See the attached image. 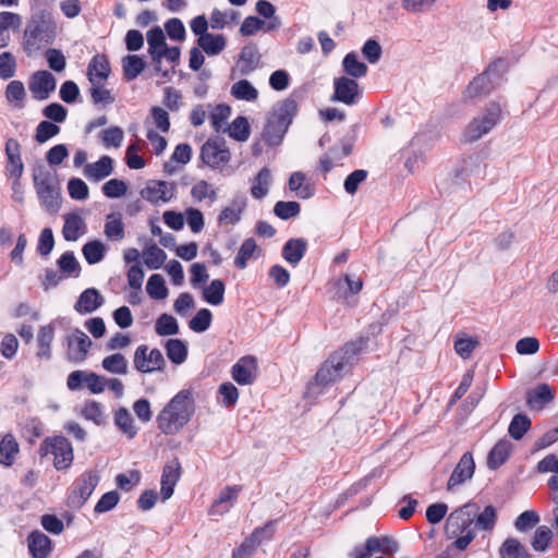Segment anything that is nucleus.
Instances as JSON below:
<instances>
[{"label": "nucleus", "mask_w": 558, "mask_h": 558, "mask_svg": "<svg viewBox=\"0 0 558 558\" xmlns=\"http://www.w3.org/2000/svg\"><path fill=\"white\" fill-rule=\"evenodd\" d=\"M195 412L193 395L181 390L172 397L157 414L158 428L166 435H177L191 421Z\"/></svg>", "instance_id": "nucleus-1"}, {"label": "nucleus", "mask_w": 558, "mask_h": 558, "mask_svg": "<svg viewBox=\"0 0 558 558\" xmlns=\"http://www.w3.org/2000/svg\"><path fill=\"white\" fill-rule=\"evenodd\" d=\"M54 37V24L50 19L33 17L24 31V46L28 52L37 50Z\"/></svg>", "instance_id": "nucleus-2"}, {"label": "nucleus", "mask_w": 558, "mask_h": 558, "mask_svg": "<svg viewBox=\"0 0 558 558\" xmlns=\"http://www.w3.org/2000/svg\"><path fill=\"white\" fill-rule=\"evenodd\" d=\"M344 368V357L341 355H333L328 359L316 373L314 379L307 385V395L316 397L320 395L324 389L336 381Z\"/></svg>", "instance_id": "nucleus-3"}, {"label": "nucleus", "mask_w": 558, "mask_h": 558, "mask_svg": "<svg viewBox=\"0 0 558 558\" xmlns=\"http://www.w3.org/2000/svg\"><path fill=\"white\" fill-rule=\"evenodd\" d=\"M39 453L41 457L51 454L53 457V466L57 470L68 469L74 459L71 442L62 436H54L45 439L40 445Z\"/></svg>", "instance_id": "nucleus-4"}, {"label": "nucleus", "mask_w": 558, "mask_h": 558, "mask_svg": "<svg viewBox=\"0 0 558 558\" xmlns=\"http://www.w3.org/2000/svg\"><path fill=\"white\" fill-rule=\"evenodd\" d=\"M500 119V108L493 106L485 112L475 117L464 129L462 138L465 143H473L487 134Z\"/></svg>", "instance_id": "nucleus-5"}, {"label": "nucleus", "mask_w": 558, "mask_h": 558, "mask_svg": "<svg viewBox=\"0 0 558 558\" xmlns=\"http://www.w3.org/2000/svg\"><path fill=\"white\" fill-rule=\"evenodd\" d=\"M174 194V184L162 180H148L140 192L144 201L156 206L169 203Z\"/></svg>", "instance_id": "nucleus-6"}, {"label": "nucleus", "mask_w": 558, "mask_h": 558, "mask_svg": "<svg viewBox=\"0 0 558 558\" xmlns=\"http://www.w3.org/2000/svg\"><path fill=\"white\" fill-rule=\"evenodd\" d=\"M399 550V544L393 538L384 536L368 537L361 546L355 547L354 558H371L375 554L393 555Z\"/></svg>", "instance_id": "nucleus-7"}, {"label": "nucleus", "mask_w": 558, "mask_h": 558, "mask_svg": "<svg viewBox=\"0 0 558 558\" xmlns=\"http://www.w3.org/2000/svg\"><path fill=\"white\" fill-rule=\"evenodd\" d=\"M134 366L141 373H154L162 371L165 359L159 349H149L147 345H140L134 353Z\"/></svg>", "instance_id": "nucleus-8"}, {"label": "nucleus", "mask_w": 558, "mask_h": 558, "mask_svg": "<svg viewBox=\"0 0 558 558\" xmlns=\"http://www.w3.org/2000/svg\"><path fill=\"white\" fill-rule=\"evenodd\" d=\"M34 182L37 193L47 210L51 213L58 211L60 207V192L56 184L44 172L35 173Z\"/></svg>", "instance_id": "nucleus-9"}, {"label": "nucleus", "mask_w": 558, "mask_h": 558, "mask_svg": "<svg viewBox=\"0 0 558 558\" xmlns=\"http://www.w3.org/2000/svg\"><path fill=\"white\" fill-rule=\"evenodd\" d=\"M201 158L208 167L222 169L229 163L231 154L226 143L207 141L201 149Z\"/></svg>", "instance_id": "nucleus-10"}, {"label": "nucleus", "mask_w": 558, "mask_h": 558, "mask_svg": "<svg viewBox=\"0 0 558 558\" xmlns=\"http://www.w3.org/2000/svg\"><path fill=\"white\" fill-rule=\"evenodd\" d=\"M476 512V507L473 504H466L459 509L452 511L446 521V533L449 537H456L468 527Z\"/></svg>", "instance_id": "nucleus-11"}, {"label": "nucleus", "mask_w": 558, "mask_h": 558, "mask_svg": "<svg viewBox=\"0 0 558 558\" xmlns=\"http://www.w3.org/2000/svg\"><path fill=\"white\" fill-rule=\"evenodd\" d=\"M258 375V362L255 356L246 355L238 360L231 368L232 379L241 385H252Z\"/></svg>", "instance_id": "nucleus-12"}, {"label": "nucleus", "mask_w": 558, "mask_h": 558, "mask_svg": "<svg viewBox=\"0 0 558 558\" xmlns=\"http://www.w3.org/2000/svg\"><path fill=\"white\" fill-rule=\"evenodd\" d=\"M496 78V72L493 69H488L483 74L473 78L463 92V98L465 100H474L482 95L489 93L494 88V81Z\"/></svg>", "instance_id": "nucleus-13"}, {"label": "nucleus", "mask_w": 558, "mask_h": 558, "mask_svg": "<svg viewBox=\"0 0 558 558\" xmlns=\"http://www.w3.org/2000/svg\"><path fill=\"white\" fill-rule=\"evenodd\" d=\"M475 472V462L472 453L465 452L458 464L456 465L452 474L447 482V489L450 490L453 487L463 484L471 480Z\"/></svg>", "instance_id": "nucleus-14"}, {"label": "nucleus", "mask_w": 558, "mask_h": 558, "mask_svg": "<svg viewBox=\"0 0 558 558\" xmlns=\"http://www.w3.org/2000/svg\"><path fill=\"white\" fill-rule=\"evenodd\" d=\"M56 88V80L48 71L36 72L29 81V90L39 100L47 99Z\"/></svg>", "instance_id": "nucleus-15"}, {"label": "nucleus", "mask_w": 558, "mask_h": 558, "mask_svg": "<svg viewBox=\"0 0 558 558\" xmlns=\"http://www.w3.org/2000/svg\"><path fill=\"white\" fill-rule=\"evenodd\" d=\"M111 73L109 60L104 54L95 56L87 68V76L92 85L106 84Z\"/></svg>", "instance_id": "nucleus-16"}, {"label": "nucleus", "mask_w": 558, "mask_h": 558, "mask_svg": "<svg viewBox=\"0 0 558 558\" xmlns=\"http://www.w3.org/2000/svg\"><path fill=\"white\" fill-rule=\"evenodd\" d=\"M335 95L332 97L333 100L343 102L345 105H351L354 102L355 97L359 94V85L357 83L349 77L340 76L335 78Z\"/></svg>", "instance_id": "nucleus-17"}, {"label": "nucleus", "mask_w": 558, "mask_h": 558, "mask_svg": "<svg viewBox=\"0 0 558 558\" xmlns=\"http://www.w3.org/2000/svg\"><path fill=\"white\" fill-rule=\"evenodd\" d=\"M290 120L281 114H275L268 122L265 132V141L271 145L277 146L281 143L283 135L289 126Z\"/></svg>", "instance_id": "nucleus-18"}, {"label": "nucleus", "mask_w": 558, "mask_h": 558, "mask_svg": "<svg viewBox=\"0 0 558 558\" xmlns=\"http://www.w3.org/2000/svg\"><path fill=\"white\" fill-rule=\"evenodd\" d=\"M113 160L109 156H102L97 161L87 163L84 168V175L95 182H99L112 174Z\"/></svg>", "instance_id": "nucleus-19"}, {"label": "nucleus", "mask_w": 558, "mask_h": 558, "mask_svg": "<svg viewBox=\"0 0 558 558\" xmlns=\"http://www.w3.org/2000/svg\"><path fill=\"white\" fill-rule=\"evenodd\" d=\"M288 186L290 192L301 199H308L315 193L314 184L306 174L301 171L291 173L288 180Z\"/></svg>", "instance_id": "nucleus-20"}, {"label": "nucleus", "mask_w": 558, "mask_h": 558, "mask_svg": "<svg viewBox=\"0 0 558 558\" xmlns=\"http://www.w3.org/2000/svg\"><path fill=\"white\" fill-rule=\"evenodd\" d=\"M180 476L181 470L178 462H170L163 468L160 483V495L163 501L172 497L174 486Z\"/></svg>", "instance_id": "nucleus-21"}, {"label": "nucleus", "mask_w": 558, "mask_h": 558, "mask_svg": "<svg viewBox=\"0 0 558 558\" xmlns=\"http://www.w3.org/2000/svg\"><path fill=\"white\" fill-rule=\"evenodd\" d=\"M22 25V17L14 12H0V48H4L11 40L10 31L19 32Z\"/></svg>", "instance_id": "nucleus-22"}, {"label": "nucleus", "mask_w": 558, "mask_h": 558, "mask_svg": "<svg viewBox=\"0 0 558 558\" xmlns=\"http://www.w3.org/2000/svg\"><path fill=\"white\" fill-rule=\"evenodd\" d=\"M27 545L33 558H48L52 551L51 539L40 531L28 535Z\"/></svg>", "instance_id": "nucleus-23"}, {"label": "nucleus", "mask_w": 558, "mask_h": 558, "mask_svg": "<svg viewBox=\"0 0 558 558\" xmlns=\"http://www.w3.org/2000/svg\"><path fill=\"white\" fill-rule=\"evenodd\" d=\"M513 450V444L510 440L501 439L495 444V446L490 449L487 456V466L490 470H497L511 456Z\"/></svg>", "instance_id": "nucleus-24"}, {"label": "nucleus", "mask_w": 558, "mask_h": 558, "mask_svg": "<svg viewBox=\"0 0 558 558\" xmlns=\"http://www.w3.org/2000/svg\"><path fill=\"white\" fill-rule=\"evenodd\" d=\"M86 231V225L78 213L64 216L63 236L66 241H77Z\"/></svg>", "instance_id": "nucleus-25"}, {"label": "nucleus", "mask_w": 558, "mask_h": 558, "mask_svg": "<svg viewBox=\"0 0 558 558\" xmlns=\"http://www.w3.org/2000/svg\"><path fill=\"white\" fill-rule=\"evenodd\" d=\"M92 341L86 333L75 330L69 340V355L74 361L84 360Z\"/></svg>", "instance_id": "nucleus-26"}, {"label": "nucleus", "mask_w": 558, "mask_h": 558, "mask_svg": "<svg viewBox=\"0 0 558 558\" xmlns=\"http://www.w3.org/2000/svg\"><path fill=\"white\" fill-rule=\"evenodd\" d=\"M262 253L255 240L246 239L240 246L234 258V264L240 269H245L250 260L257 259Z\"/></svg>", "instance_id": "nucleus-27"}, {"label": "nucleus", "mask_w": 558, "mask_h": 558, "mask_svg": "<svg viewBox=\"0 0 558 558\" xmlns=\"http://www.w3.org/2000/svg\"><path fill=\"white\" fill-rule=\"evenodd\" d=\"M101 303L102 298L98 290L90 288L81 294L78 301L75 304V308L80 313H92L98 308Z\"/></svg>", "instance_id": "nucleus-28"}, {"label": "nucleus", "mask_w": 558, "mask_h": 558, "mask_svg": "<svg viewBox=\"0 0 558 558\" xmlns=\"http://www.w3.org/2000/svg\"><path fill=\"white\" fill-rule=\"evenodd\" d=\"M225 293L226 287L223 281L220 279H214L202 290V295L205 302L214 306H218L223 302Z\"/></svg>", "instance_id": "nucleus-29"}, {"label": "nucleus", "mask_w": 558, "mask_h": 558, "mask_svg": "<svg viewBox=\"0 0 558 558\" xmlns=\"http://www.w3.org/2000/svg\"><path fill=\"white\" fill-rule=\"evenodd\" d=\"M114 423L128 439L134 438L138 432L133 417L125 408H120L114 412Z\"/></svg>", "instance_id": "nucleus-30"}, {"label": "nucleus", "mask_w": 558, "mask_h": 558, "mask_svg": "<svg viewBox=\"0 0 558 558\" xmlns=\"http://www.w3.org/2000/svg\"><path fill=\"white\" fill-rule=\"evenodd\" d=\"M245 208V201L243 198H236L226 206L220 215L219 222L222 225H235L240 221L241 215Z\"/></svg>", "instance_id": "nucleus-31"}, {"label": "nucleus", "mask_w": 558, "mask_h": 558, "mask_svg": "<svg viewBox=\"0 0 558 558\" xmlns=\"http://www.w3.org/2000/svg\"><path fill=\"white\" fill-rule=\"evenodd\" d=\"M270 183L271 170L263 168L252 181L251 194L257 199L265 197L269 192Z\"/></svg>", "instance_id": "nucleus-32"}, {"label": "nucleus", "mask_w": 558, "mask_h": 558, "mask_svg": "<svg viewBox=\"0 0 558 558\" xmlns=\"http://www.w3.org/2000/svg\"><path fill=\"white\" fill-rule=\"evenodd\" d=\"M20 451L16 439L7 434L0 441V463L10 466Z\"/></svg>", "instance_id": "nucleus-33"}, {"label": "nucleus", "mask_w": 558, "mask_h": 558, "mask_svg": "<svg viewBox=\"0 0 558 558\" xmlns=\"http://www.w3.org/2000/svg\"><path fill=\"white\" fill-rule=\"evenodd\" d=\"M146 292L150 299L156 301H162L169 296V289L166 286L163 277L159 274H154L148 278Z\"/></svg>", "instance_id": "nucleus-34"}, {"label": "nucleus", "mask_w": 558, "mask_h": 558, "mask_svg": "<svg viewBox=\"0 0 558 558\" xmlns=\"http://www.w3.org/2000/svg\"><path fill=\"white\" fill-rule=\"evenodd\" d=\"M501 558H531L527 549L517 538H507L499 548Z\"/></svg>", "instance_id": "nucleus-35"}, {"label": "nucleus", "mask_w": 558, "mask_h": 558, "mask_svg": "<svg viewBox=\"0 0 558 558\" xmlns=\"http://www.w3.org/2000/svg\"><path fill=\"white\" fill-rule=\"evenodd\" d=\"M198 46L210 56L220 53L226 47V37L223 35L206 34L198 38Z\"/></svg>", "instance_id": "nucleus-36"}, {"label": "nucleus", "mask_w": 558, "mask_h": 558, "mask_svg": "<svg viewBox=\"0 0 558 558\" xmlns=\"http://www.w3.org/2000/svg\"><path fill=\"white\" fill-rule=\"evenodd\" d=\"M123 75L126 81H133L145 69L146 63L143 58L136 54H129L121 61Z\"/></svg>", "instance_id": "nucleus-37"}, {"label": "nucleus", "mask_w": 558, "mask_h": 558, "mask_svg": "<svg viewBox=\"0 0 558 558\" xmlns=\"http://www.w3.org/2000/svg\"><path fill=\"white\" fill-rule=\"evenodd\" d=\"M306 242L303 239L289 240L282 250L283 258L290 264H298L304 255Z\"/></svg>", "instance_id": "nucleus-38"}, {"label": "nucleus", "mask_w": 558, "mask_h": 558, "mask_svg": "<svg viewBox=\"0 0 558 558\" xmlns=\"http://www.w3.org/2000/svg\"><path fill=\"white\" fill-rule=\"evenodd\" d=\"M191 195L197 203H202L204 201L214 203L218 198L216 189L205 180H199L192 186Z\"/></svg>", "instance_id": "nucleus-39"}, {"label": "nucleus", "mask_w": 558, "mask_h": 558, "mask_svg": "<svg viewBox=\"0 0 558 558\" xmlns=\"http://www.w3.org/2000/svg\"><path fill=\"white\" fill-rule=\"evenodd\" d=\"M101 365L105 371L116 375H125L129 371L128 360L121 353H114L104 357Z\"/></svg>", "instance_id": "nucleus-40"}, {"label": "nucleus", "mask_w": 558, "mask_h": 558, "mask_svg": "<svg viewBox=\"0 0 558 558\" xmlns=\"http://www.w3.org/2000/svg\"><path fill=\"white\" fill-rule=\"evenodd\" d=\"M226 132L235 141L246 142L251 134L247 119L244 117L235 118L231 124L226 126Z\"/></svg>", "instance_id": "nucleus-41"}, {"label": "nucleus", "mask_w": 558, "mask_h": 558, "mask_svg": "<svg viewBox=\"0 0 558 558\" xmlns=\"http://www.w3.org/2000/svg\"><path fill=\"white\" fill-rule=\"evenodd\" d=\"M343 71L351 77H363L367 72V65L360 61L354 52L348 53L342 61Z\"/></svg>", "instance_id": "nucleus-42"}, {"label": "nucleus", "mask_w": 558, "mask_h": 558, "mask_svg": "<svg viewBox=\"0 0 558 558\" xmlns=\"http://www.w3.org/2000/svg\"><path fill=\"white\" fill-rule=\"evenodd\" d=\"M149 53L154 60L160 59L161 51L167 47L165 34L161 28L156 27L147 33Z\"/></svg>", "instance_id": "nucleus-43"}, {"label": "nucleus", "mask_w": 558, "mask_h": 558, "mask_svg": "<svg viewBox=\"0 0 558 558\" xmlns=\"http://www.w3.org/2000/svg\"><path fill=\"white\" fill-rule=\"evenodd\" d=\"M239 17L240 14L234 10L220 11L215 9L210 15V26L214 29H222L229 24L236 23Z\"/></svg>", "instance_id": "nucleus-44"}, {"label": "nucleus", "mask_w": 558, "mask_h": 558, "mask_svg": "<svg viewBox=\"0 0 558 558\" xmlns=\"http://www.w3.org/2000/svg\"><path fill=\"white\" fill-rule=\"evenodd\" d=\"M167 356L174 364H182L187 356V348L180 339H170L166 343Z\"/></svg>", "instance_id": "nucleus-45"}, {"label": "nucleus", "mask_w": 558, "mask_h": 558, "mask_svg": "<svg viewBox=\"0 0 558 558\" xmlns=\"http://www.w3.org/2000/svg\"><path fill=\"white\" fill-rule=\"evenodd\" d=\"M336 287L341 296L348 298L362 289V280L355 276L345 275L338 279Z\"/></svg>", "instance_id": "nucleus-46"}, {"label": "nucleus", "mask_w": 558, "mask_h": 558, "mask_svg": "<svg viewBox=\"0 0 558 558\" xmlns=\"http://www.w3.org/2000/svg\"><path fill=\"white\" fill-rule=\"evenodd\" d=\"M155 331L163 337L177 335L179 332L178 320L169 314H161L156 320Z\"/></svg>", "instance_id": "nucleus-47"}, {"label": "nucleus", "mask_w": 558, "mask_h": 558, "mask_svg": "<svg viewBox=\"0 0 558 558\" xmlns=\"http://www.w3.org/2000/svg\"><path fill=\"white\" fill-rule=\"evenodd\" d=\"M105 234L111 240H120L123 238L124 226L120 214H111L107 216Z\"/></svg>", "instance_id": "nucleus-48"}, {"label": "nucleus", "mask_w": 558, "mask_h": 558, "mask_svg": "<svg viewBox=\"0 0 558 558\" xmlns=\"http://www.w3.org/2000/svg\"><path fill=\"white\" fill-rule=\"evenodd\" d=\"M551 399L553 391L546 385L537 387L527 395V403L534 409H542L546 403L551 401Z\"/></svg>", "instance_id": "nucleus-49"}, {"label": "nucleus", "mask_w": 558, "mask_h": 558, "mask_svg": "<svg viewBox=\"0 0 558 558\" xmlns=\"http://www.w3.org/2000/svg\"><path fill=\"white\" fill-rule=\"evenodd\" d=\"M213 320V314L208 308H201L196 312L193 318L189 322V328L194 332H204L206 331Z\"/></svg>", "instance_id": "nucleus-50"}, {"label": "nucleus", "mask_w": 558, "mask_h": 558, "mask_svg": "<svg viewBox=\"0 0 558 558\" xmlns=\"http://www.w3.org/2000/svg\"><path fill=\"white\" fill-rule=\"evenodd\" d=\"M26 97L24 84L20 81H12L5 88V98L14 107H21Z\"/></svg>", "instance_id": "nucleus-51"}, {"label": "nucleus", "mask_w": 558, "mask_h": 558, "mask_svg": "<svg viewBox=\"0 0 558 558\" xmlns=\"http://www.w3.org/2000/svg\"><path fill=\"white\" fill-rule=\"evenodd\" d=\"M231 114V109L226 105H217L211 109L210 122L217 132H226L227 120Z\"/></svg>", "instance_id": "nucleus-52"}, {"label": "nucleus", "mask_w": 558, "mask_h": 558, "mask_svg": "<svg viewBox=\"0 0 558 558\" xmlns=\"http://www.w3.org/2000/svg\"><path fill=\"white\" fill-rule=\"evenodd\" d=\"M80 413L85 420L92 421L96 425L104 424L106 420L101 405L96 401L86 402Z\"/></svg>", "instance_id": "nucleus-53"}, {"label": "nucleus", "mask_w": 558, "mask_h": 558, "mask_svg": "<svg viewBox=\"0 0 558 558\" xmlns=\"http://www.w3.org/2000/svg\"><path fill=\"white\" fill-rule=\"evenodd\" d=\"M350 154V147L347 145L333 147L320 160L323 171L328 172L332 169L336 162Z\"/></svg>", "instance_id": "nucleus-54"}, {"label": "nucleus", "mask_w": 558, "mask_h": 558, "mask_svg": "<svg viewBox=\"0 0 558 558\" xmlns=\"http://www.w3.org/2000/svg\"><path fill=\"white\" fill-rule=\"evenodd\" d=\"M82 252L89 264H96L104 258L106 246L99 241H92L83 246Z\"/></svg>", "instance_id": "nucleus-55"}, {"label": "nucleus", "mask_w": 558, "mask_h": 558, "mask_svg": "<svg viewBox=\"0 0 558 558\" xmlns=\"http://www.w3.org/2000/svg\"><path fill=\"white\" fill-rule=\"evenodd\" d=\"M478 341L466 335H459L454 341V350L462 359H469Z\"/></svg>", "instance_id": "nucleus-56"}, {"label": "nucleus", "mask_w": 558, "mask_h": 558, "mask_svg": "<svg viewBox=\"0 0 558 558\" xmlns=\"http://www.w3.org/2000/svg\"><path fill=\"white\" fill-rule=\"evenodd\" d=\"M231 93L235 98L242 100H254L258 95L257 89L245 80L234 83Z\"/></svg>", "instance_id": "nucleus-57"}, {"label": "nucleus", "mask_w": 558, "mask_h": 558, "mask_svg": "<svg viewBox=\"0 0 558 558\" xmlns=\"http://www.w3.org/2000/svg\"><path fill=\"white\" fill-rule=\"evenodd\" d=\"M218 395L223 407L234 405L240 397L239 389L230 381H225L218 387Z\"/></svg>", "instance_id": "nucleus-58"}, {"label": "nucleus", "mask_w": 558, "mask_h": 558, "mask_svg": "<svg viewBox=\"0 0 558 558\" xmlns=\"http://www.w3.org/2000/svg\"><path fill=\"white\" fill-rule=\"evenodd\" d=\"M143 259L150 269H158L166 260V253L158 246H150L143 252Z\"/></svg>", "instance_id": "nucleus-59"}, {"label": "nucleus", "mask_w": 558, "mask_h": 558, "mask_svg": "<svg viewBox=\"0 0 558 558\" xmlns=\"http://www.w3.org/2000/svg\"><path fill=\"white\" fill-rule=\"evenodd\" d=\"M553 539V532L547 526H539L532 538L531 545L536 551H545Z\"/></svg>", "instance_id": "nucleus-60"}, {"label": "nucleus", "mask_w": 558, "mask_h": 558, "mask_svg": "<svg viewBox=\"0 0 558 558\" xmlns=\"http://www.w3.org/2000/svg\"><path fill=\"white\" fill-rule=\"evenodd\" d=\"M128 189H129V186H128L126 182H124L123 180H120V179H111V180L107 181L101 187L102 193L108 198L123 197L128 193Z\"/></svg>", "instance_id": "nucleus-61"}, {"label": "nucleus", "mask_w": 558, "mask_h": 558, "mask_svg": "<svg viewBox=\"0 0 558 558\" xmlns=\"http://www.w3.org/2000/svg\"><path fill=\"white\" fill-rule=\"evenodd\" d=\"M300 209H301L300 204L298 202L280 201L275 204L274 214L279 218L287 220V219L298 216L300 214Z\"/></svg>", "instance_id": "nucleus-62"}, {"label": "nucleus", "mask_w": 558, "mask_h": 558, "mask_svg": "<svg viewBox=\"0 0 558 558\" xmlns=\"http://www.w3.org/2000/svg\"><path fill=\"white\" fill-rule=\"evenodd\" d=\"M99 477L95 473H86L82 476L78 486L77 493L83 501H86L89 496L93 494L95 487L97 486Z\"/></svg>", "instance_id": "nucleus-63"}, {"label": "nucleus", "mask_w": 558, "mask_h": 558, "mask_svg": "<svg viewBox=\"0 0 558 558\" xmlns=\"http://www.w3.org/2000/svg\"><path fill=\"white\" fill-rule=\"evenodd\" d=\"M68 192L71 198L75 201H85L88 198V185L78 178H73L68 182Z\"/></svg>", "instance_id": "nucleus-64"}]
</instances>
